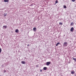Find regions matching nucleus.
Returning <instances> with one entry per match:
<instances>
[{"label": "nucleus", "mask_w": 76, "mask_h": 76, "mask_svg": "<svg viewBox=\"0 0 76 76\" xmlns=\"http://www.w3.org/2000/svg\"><path fill=\"white\" fill-rule=\"evenodd\" d=\"M67 42H64V43L63 46L64 47H67Z\"/></svg>", "instance_id": "obj_1"}, {"label": "nucleus", "mask_w": 76, "mask_h": 76, "mask_svg": "<svg viewBox=\"0 0 76 76\" xmlns=\"http://www.w3.org/2000/svg\"><path fill=\"white\" fill-rule=\"evenodd\" d=\"M51 62H48L46 63V65L47 66H49V64H50Z\"/></svg>", "instance_id": "obj_2"}, {"label": "nucleus", "mask_w": 76, "mask_h": 76, "mask_svg": "<svg viewBox=\"0 0 76 76\" xmlns=\"http://www.w3.org/2000/svg\"><path fill=\"white\" fill-rule=\"evenodd\" d=\"M74 30V28H73V27H72L70 29V31L71 32H73V31Z\"/></svg>", "instance_id": "obj_3"}, {"label": "nucleus", "mask_w": 76, "mask_h": 76, "mask_svg": "<svg viewBox=\"0 0 76 76\" xmlns=\"http://www.w3.org/2000/svg\"><path fill=\"white\" fill-rule=\"evenodd\" d=\"M7 26H4L3 27V29H6Z\"/></svg>", "instance_id": "obj_4"}, {"label": "nucleus", "mask_w": 76, "mask_h": 76, "mask_svg": "<svg viewBox=\"0 0 76 76\" xmlns=\"http://www.w3.org/2000/svg\"><path fill=\"white\" fill-rule=\"evenodd\" d=\"M4 2H9V0H4Z\"/></svg>", "instance_id": "obj_5"}, {"label": "nucleus", "mask_w": 76, "mask_h": 76, "mask_svg": "<svg viewBox=\"0 0 76 76\" xmlns=\"http://www.w3.org/2000/svg\"><path fill=\"white\" fill-rule=\"evenodd\" d=\"M21 63L22 64H25V62L24 61H22Z\"/></svg>", "instance_id": "obj_6"}, {"label": "nucleus", "mask_w": 76, "mask_h": 76, "mask_svg": "<svg viewBox=\"0 0 76 76\" xmlns=\"http://www.w3.org/2000/svg\"><path fill=\"white\" fill-rule=\"evenodd\" d=\"M15 32L16 33H17V32H19V30L18 29H16L15 30Z\"/></svg>", "instance_id": "obj_7"}, {"label": "nucleus", "mask_w": 76, "mask_h": 76, "mask_svg": "<svg viewBox=\"0 0 76 76\" xmlns=\"http://www.w3.org/2000/svg\"><path fill=\"white\" fill-rule=\"evenodd\" d=\"M37 30V28H36V27H34L33 28V31H35V30Z\"/></svg>", "instance_id": "obj_8"}, {"label": "nucleus", "mask_w": 76, "mask_h": 76, "mask_svg": "<svg viewBox=\"0 0 76 76\" xmlns=\"http://www.w3.org/2000/svg\"><path fill=\"white\" fill-rule=\"evenodd\" d=\"M71 74H72V75H74V74H75V72L72 71L71 72Z\"/></svg>", "instance_id": "obj_9"}, {"label": "nucleus", "mask_w": 76, "mask_h": 76, "mask_svg": "<svg viewBox=\"0 0 76 76\" xmlns=\"http://www.w3.org/2000/svg\"><path fill=\"white\" fill-rule=\"evenodd\" d=\"M43 69L44 70H47V67H44L43 68Z\"/></svg>", "instance_id": "obj_10"}, {"label": "nucleus", "mask_w": 76, "mask_h": 76, "mask_svg": "<svg viewBox=\"0 0 76 76\" xmlns=\"http://www.w3.org/2000/svg\"><path fill=\"white\" fill-rule=\"evenodd\" d=\"M60 44V42H58L56 45V46L57 47V45H59Z\"/></svg>", "instance_id": "obj_11"}, {"label": "nucleus", "mask_w": 76, "mask_h": 76, "mask_svg": "<svg viewBox=\"0 0 76 76\" xmlns=\"http://www.w3.org/2000/svg\"><path fill=\"white\" fill-rule=\"evenodd\" d=\"M64 9H66V8H67V7H66V6L65 5H64Z\"/></svg>", "instance_id": "obj_12"}, {"label": "nucleus", "mask_w": 76, "mask_h": 76, "mask_svg": "<svg viewBox=\"0 0 76 76\" xmlns=\"http://www.w3.org/2000/svg\"><path fill=\"white\" fill-rule=\"evenodd\" d=\"M59 25H63V23H62L61 22H59Z\"/></svg>", "instance_id": "obj_13"}, {"label": "nucleus", "mask_w": 76, "mask_h": 76, "mask_svg": "<svg viewBox=\"0 0 76 76\" xmlns=\"http://www.w3.org/2000/svg\"><path fill=\"white\" fill-rule=\"evenodd\" d=\"M73 23H71V25H72V26H73Z\"/></svg>", "instance_id": "obj_14"}, {"label": "nucleus", "mask_w": 76, "mask_h": 76, "mask_svg": "<svg viewBox=\"0 0 76 76\" xmlns=\"http://www.w3.org/2000/svg\"><path fill=\"white\" fill-rule=\"evenodd\" d=\"M6 15H7V14H4V17L6 16Z\"/></svg>", "instance_id": "obj_15"}, {"label": "nucleus", "mask_w": 76, "mask_h": 76, "mask_svg": "<svg viewBox=\"0 0 76 76\" xmlns=\"http://www.w3.org/2000/svg\"><path fill=\"white\" fill-rule=\"evenodd\" d=\"M4 73H6V70H4Z\"/></svg>", "instance_id": "obj_16"}, {"label": "nucleus", "mask_w": 76, "mask_h": 76, "mask_svg": "<svg viewBox=\"0 0 76 76\" xmlns=\"http://www.w3.org/2000/svg\"><path fill=\"white\" fill-rule=\"evenodd\" d=\"M58 3V1L57 0L56 1V3Z\"/></svg>", "instance_id": "obj_17"}, {"label": "nucleus", "mask_w": 76, "mask_h": 76, "mask_svg": "<svg viewBox=\"0 0 76 76\" xmlns=\"http://www.w3.org/2000/svg\"><path fill=\"white\" fill-rule=\"evenodd\" d=\"M72 1L74 2L75 1V0H71Z\"/></svg>", "instance_id": "obj_18"}, {"label": "nucleus", "mask_w": 76, "mask_h": 76, "mask_svg": "<svg viewBox=\"0 0 76 76\" xmlns=\"http://www.w3.org/2000/svg\"><path fill=\"white\" fill-rule=\"evenodd\" d=\"M40 72H42V69H40Z\"/></svg>", "instance_id": "obj_19"}, {"label": "nucleus", "mask_w": 76, "mask_h": 76, "mask_svg": "<svg viewBox=\"0 0 76 76\" xmlns=\"http://www.w3.org/2000/svg\"><path fill=\"white\" fill-rule=\"evenodd\" d=\"M29 45H27V47H28V46H29Z\"/></svg>", "instance_id": "obj_20"}, {"label": "nucleus", "mask_w": 76, "mask_h": 76, "mask_svg": "<svg viewBox=\"0 0 76 76\" xmlns=\"http://www.w3.org/2000/svg\"><path fill=\"white\" fill-rule=\"evenodd\" d=\"M37 66H38V65H36V67H38Z\"/></svg>", "instance_id": "obj_21"}]
</instances>
